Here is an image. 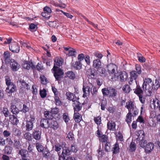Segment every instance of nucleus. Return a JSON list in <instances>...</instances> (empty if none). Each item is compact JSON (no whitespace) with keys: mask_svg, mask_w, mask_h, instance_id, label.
Here are the masks:
<instances>
[{"mask_svg":"<svg viewBox=\"0 0 160 160\" xmlns=\"http://www.w3.org/2000/svg\"><path fill=\"white\" fill-rule=\"evenodd\" d=\"M154 84L152 82V80L149 78H145L143 80V82L142 87L143 91L145 92V97H149L151 96L152 93V90H156L154 89V87L155 86L156 84Z\"/></svg>","mask_w":160,"mask_h":160,"instance_id":"f257e3e1","label":"nucleus"},{"mask_svg":"<svg viewBox=\"0 0 160 160\" xmlns=\"http://www.w3.org/2000/svg\"><path fill=\"white\" fill-rule=\"evenodd\" d=\"M102 92L104 97L113 98L117 95V91L112 87L105 88L102 89Z\"/></svg>","mask_w":160,"mask_h":160,"instance_id":"f03ea898","label":"nucleus"},{"mask_svg":"<svg viewBox=\"0 0 160 160\" xmlns=\"http://www.w3.org/2000/svg\"><path fill=\"white\" fill-rule=\"evenodd\" d=\"M70 150L68 148L64 147L63 148V151L61 155H59L58 160H65L66 156L70 155Z\"/></svg>","mask_w":160,"mask_h":160,"instance_id":"7ed1b4c3","label":"nucleus"},{"mask_svg":"<svg viewBox=\"0 0 160 160\" xmlns=\"http://www.w3.org/2000/svg\"><path fill=\"white\" fill-rule=\"evenodd\" d=\"M9 48L11 51L13 52L18 53L20 51L19 46L15 42L11 43L9 45Z\"/></svg>","mask_w":160,"mask_h":160,"instance_id":"20e7f679","label":"nucleus"},{"mask_svg":"<svg viewBox=\"0 0 160 160\" xmlns=\"http://www.w3.org/2000/svg\"><path fill=\"white\" fill-rule=\"evenodd\" d=\"M22 68L26 69L29 70L30 68L34 71L36 70L35 66L33 65L32 62L29 61H25L22 65Z\"/></svg>","mask_w":160,"mask_h":160,"instance_id":"39448f33","label":"nucleus"},{"mask_svg":"<svg viewBox=\"0 0 160 160\" xmlns=\"http://www.w3.org/2000/svg\"><path fill=\"white\" fill-rule=\"evenodd\" d=\"M133 90H134V93L138 96L139 100H142V98L143 99L145 98L144 97L142 96L143 91L140 86L137 85L136 88L134 89Z\"/></svg>","mask_w":160,"mask_h":160,"instance_id":"423d86ee","label":"nucleus"},{"mask_svg":"<svg viewBox=\"0 0 160 160\" xmlns=\"http://www.w3.org/2000/svg\"><path fill=\"white\" fill-rule=\"evenodd\" d=\"M10 67L12 70L14 72L18 71L20 68V65L15 60H11L10 62Z\"/></svg>","mask_w":160,"mask_h":160,"instance_id":"0eeeda50","label":"nucleus"},{"mask_svg":"<svg viewBox=\"0 0 160 160\" xmlns=\"http://www.w3.org/2000/svg\"><path fill=\"white\" fill-rule=\"evenodd\" d=\"M130 77L129 78V83L130 85L131 84L134 80L135 81L137 78L138 75L136 71L135 70H132L130 72Z\"/></svg>","mask_w":160,"mask_h":160,"instance_id":"6e6552de","label":"nucleus"},{"mask_svg":"<svg viewBox=\"0 0 160 160\" xmlns=\"http://www.w3.org/2000/svg\"><path fill=\"white\" fill-rule=\"evenodd\" d=\"M88 77L89 79H95L97 77L98 73L96 70L91 69L88 70Z\"/></svg>","mask_w":160,"mask_h":160,"instance_id":"1a4fd4ad","label":"nucleus"},{"mask_svg":"<svg viewBox=\"0 0 160 160\" xmlns=\"http://www.w3.org/2000/svg\"><path fill=\"white\" fill-rule=\"evenodd\" d=\"M72 101L73 102V106L74 107V112H78L82 108V105L83 103H81L78 101Z\"/></svg>","mask_w":160,"mask_h":160,"instance_id":"9d476101","label":"nucleus"},{"mask_svg":"<svg viewBox=\"0 0 160 160\" xmlns=\"http://www.w3.org/2000/svg\"><path fill=\"white\" fill-rule=\"evenodd\" d=\"M33 138L37 141H39L41 138V132L37 130H34L32 133Z\"/></svg>","mask_w":160,"mask_h":160,"instance_id":"9b49d317","label":"nucleus"},{"mask_svg":"<svg viewBox=\"0 0 160 160\" xmlns=\"http://www.w3.org/2000/svg\"><path fill=\"white\" fill-rule=\"evenodd\" d=\"M116 67V65L112 63H110L107 66L108 72L110 75L115 73Z\"/></svg>","mask_w":160,"mask_h":160,"instance_id":"f8f14e48","label":"nucleus"},{"mask_svg":"<svg viewBox=\"0 0 160 160\" xmlns=\"http://www.w3.org/2000/svg\"><path fill=\"white\" fill-rule=\"evenodd\" d=\"M7 86L6 91L8 93H12L16 89V86L14 83Z\"/></svg>","mask_w":160,"mask_h":160,"instance_id":"ddd939ff","label":"nucleus"},{"mask_svg":"<svg viewBox=\"0 0 160 160\" xmlns=\"http://www.w3.org/2000/svg\"><path fill=\"white\" fill-rule=\"evenodd\" d=\"M40 126L45 128H48L50 127L49 122L47 119H42L40 121Z\"/></svg>","mask_w":160,"mask_h":160,"instance_id":"4468645a","label":"nucleus"},{"mask_svg":"<svg viewBox=\"0 0 160 160\" xmlns=\"http://www.w3.org/2000/svg\"><path fill=\"white\" fill-rule=\"evenodd\" d=\"M128 77V73L125 71L121 72L119 75L120 80L121 82L126 81Z\"/></svg>","mask_w":160,"mask_h":160,"instance_id":"2eb2a0df","label":"nucleus"},{"mask_svg":"<svg viewBox=\"0 0 160 160\" xmlns=\"http://www.w3.org/2000/svg\"><path fill=\"white\" fill-rule=\"evenodd\" d=\"M3 56L4 61L6 64H8L10 62V55L9 52L6 51L4 52Z\"/></svg>","mask_w":160,"mask_h":160,"instance_id":"dca6fc26","label":"nucleus"},{"mask_svg":"<svg viewBox=\"0 0 160 160\" xmlns=\"http://www.w3.org/2000/svg\"><path fill=\"white\" fill-rule=\"evenodd\" d=\"M62 59L58 57L56 58L54 60V66L58 68V66H61L63 63Z\"/></svg>","mask_w":160,"mask_h":160,"instance_id":"f3484780","label":"nucleus"},{"mask_svg":"<svg viewBox=\"0 0 160 160\" xmlns=\"http://www.w3.org/2000/svg\"><path fill=\"white\" fill-rule=\"evenodd\" d=\"M66 95L67 97V99L68 100H78L79 99L78 98H77L75 95L71 92H67Z\"/></svg>","mask_w":160,"mask_h":160,"instance_id":"a211bd4d","label":"nucleus"},{"mask_svg":"<svg viewBox=\"0 0 160 160\" xmlns=\"http://www.w3.org/2000/svg\"><path fill=\"white\" fill-rule=\"evenodd\" d=\"M93 67L97 69L101 67L102 66L101 62L99 59H94L93 62Z\"/></svg>","mask_w":160,"mask_h":160,"instance_id":"6ab92c4d","label":"nucleus"},{"mask_svg":"<svg viewBox=\"0 0 160 160\" xmlns=\"http://www.w3.org/2000/svg\"><path fill=\"white\" fill-rule=\"evenodd\" d=\"M72 67L75 70H80L82 68V64L79 61H77L72 63Z\"/></svg>","mask_w":160,"mask_h":160,"instance_id":"aec40b11","label":"nucleus"},{"mask_svg":"<svg viewBox=\"0 0 160 160\" xmlns=\"http://www.w3.org/2000/svg\"><path fill=\"white\" fill-rule=\"evenodd\" d=\"M54 76L55 75V74H57L63 73V70L59 68L56 67L55 66H53V68L51 70Z\"/></svg>","mask_w":160,"mask_h":160,"instance_id":"412c9836","label":"nucleus"},{"mask_svg":"<svg viewBox=\"0 0 160 160\" xmlns=\"http://www.w3.org/2000/svg\"><path fill=\"white\" fill-rule=\"evenodd\" d=\"M154 145L152 143L149 142L148 143L145 148V151L147 153H149L153 149Z\"/></svg>","mask_w":160,"mask_h":160,"instance_id":"4be33fe9","label":"nucleus"},{"mask_svg":"<svg viewBox=\"0 0 160 160\" xmlns=\"http://www.w3.org/2000/svg\"><path fill=\"white\" fill-rule=\"evenodd\" d=\"M136 136L137 137L136 138L137 140L139 141L144 138L145 133L143 131L139 130L137 133Z\"/></svg>","mask_w":160,"mask_h":160,"instance_id":"5701e85b","label":"nucleus"},{"mask_svg":"<svg viewBox=\"0 0 160 160\" xmlns=\"http://www.w3.org/2000/svg\"><path fill=\"white\" fill-rule=\"evenodd\" d=\"M134 106L133 102L129 101L127 102L126 107L128 109L129 111V110L132 111H132L134 109Z\"/></svg>","mask_w":160,"mask_h":160,"instance_id":"b1692460","label":"nucleus"},{"mask_svg":"<svg viewBox=\"0 0 160 160\" xmlns=\"http://www.w3.org/2000/svg\"><path fill=\"white\" fill-rule=\"evenodd\" d=\"M73 119L76 122H80L82 120V116L78 112H74Z\"/></svg>","mask_w":160,"mask_h":160,"instance_id":"393cba45","label":"nucleus"},{"mask_svg":"<svg viewBox=\"0 0 160 160\" xmlns=\"http://www.w3.org/2000/svg\"><path fill=\"white\" fill-rule=\"evenodd\" d=\"M18 154L20 155L22 158H26L28 155V152L25 149H21L19 151Z\"/></svg>","mask_w":160,"mask_h":160,"instance_id":"a878e982","label":"nucleus"},{"mask_svg":"<svg viewBox=\"0 0 160 160\" xmlns=\"http://www.w3.org/2000/svg\"><path fill=\"white\" fill-rule=\"evenodd\" d=\"M98 72L101 74L102 76H106L107 75V71L105 68L101 66L97 69Z\"/></svg>","mask_w":160,"mask_h":160,"instance_id":"bb28decb","label":"nucleus"},{"mask_svg":"<svg viewBox=\"0 0 160 160\" xmlns=\"http://www.w3.org/2000/svg\"><path fill=\"white\" fill-rule=\"evenodd\" d=\"M33 123L30 121H28L26 123V130L28 131H30L32 130L33 127Z\"/></svg>","mask_w":160,"mask_h":160,"instance_id":"cd10ccee","label":"nucleus"},{"mask_svg":"<svg viewBox=\"0 0 160 160\" xmlns=\"http://www.w3.org/2000/svg\"><path fill=\"white\" fill-rule=\"evenodd\" d=\"M9 119L10 121L13 124H16L18 122V120L16 117L15 115H9Z\"/></svg>","mask_w":160,"mask_h":160,"instance_id":"c85d7f7f","label":"nucleus"},{"mask_svg":"<svg viewBox=\"0 0 160 160\" xmlns=\"http://www.w3.org/2000/svg\"><path fill=\"white\" fill-rule=\"evenodd\" d=\"M13 145L15 149H19L22 148V145L19 140L15 139Z\"/></svg>","mask_w":160,"mask_h":160,"instance_id":"c756f323","label":"nucleus"},{"mask_svg":"<svg viewBox=\"0 0 160 160\" xmlns=\"http://www.w3.org/2000/svg\"><path fill=\"white\" fill-rule=\"evenodd\" d=\"M67 77L70 79L74 80L75 78V75L72 71H69L66 73Z\"/></svg>","mask_w":160,"mask_h":160,"instance_id":"7c9ffc66","label":"nucleus"},{"mask_svg":"<svg viewBox=\"0 0 160 160\" xmlns=\"http://www.w3.org/2000/svg\"><path fill=\"white\" fill-rule=\"evenodd\" d=\"M36 147L37 150L39 152H43L45 149L42 144L38 142L36 143Z\"/></svg>","mask_w":160,"mask_h":160,"instance_id":"2f4dec72","label":"nucleus"},{"mask_svg":"<svg viewBox=\"0 0 160 160\" xmlns=\"http://www.w3.org/2000/svg\"><path fill=\"white\" fill-rule=\"evenodd\" d=\"M50 127L54 129H56L59 127V125L57 121H52L50 122Z\"/></svg>","mask_w":160,"mask_h":160,"instance_id":"473e14b6","label":"nucleus"},{"mask_svg":"<svg viewBox=\"0 0 160 160\" xmlns=\"http://www.w3.org/2000/svg\"><path fill=\"white\" fill-rule=\"evenodd\" d=\"M10 110L13 114H16L19 112V111L16 106L14 105H12L11 106Z\"/></svg>","mask_w":160,"mask_h":160,"instance_id":"72a5a7b5","label":"nucleus"},{"mask_svg":"<svg viewBox=\"0 0 160 160\" xmlns=\"http://www.w3.org/2000/svg\"><path fill=\"white\" fill-rule=\"evenodd\" d=\"M108 128L110 130H113L115 128V124L114 122H109L107 124Z\"/></svg>","mask_w":160,"mask_h":160,"instance_id":"f704fd0d","label":"nucleus"},{"mask_svg":"<svg viewBox=\"0 0 160 160\" xmlns=\"http://www.w3.org/2000/svg\"><path fill=\"white\" fill-rule=\"evenodd\" d=\"M58 23V21H49L48 22V25L50 27L52 28H55L58 27L57 24Z\"/></svg>","mask_w":160,"mask_h":160,"instance_id":"c9c22d12","label":"nucleus"},{"mask_svg":"<svg viewBox=\"0 0 160 160\" xmlns=\"http://www.w3.org/2000/svg\"><path fill=\"white\" fill-rule=\"evenodd\" d=\"M4 78L5 79V83L7 86L11 85V84H13V83L11 82V79L8 76H5Z\"/></svg>","mask_w":160,"mask_h":160,"instance_id":"e433bc0d","label":"nucleus"},{"mask_svg":"<svg viewBox=\"0 0 160 160\" xmlns=\"http://www.w3.org/2000/svg\"><path fill=\"white\" fill-rule=\"evenodd\" d=\"M122 90L123 92L126 93H128L131 90V88L130 86L128 84H125L122 87Z\"/></svg>","mask_w":160,"mask_h":160,"instance_id":"4c0bfd02","label":"nucleus"},{"mask_svg":"<svg viewBox=\"0 0 160 160\" xmlns=\"http://www.w3.org/2000/svg\"><path fill=\"white\" fill-rule=\"evenodd\" d=\"M41 152L42 153L43 156L46 158H48L50 156V153L46 148H45L43 151Z\"/></svg>","mask_w":160,"mask_h":160,"instance_id":"58836bf2","label":"nucleus"},{"mask_svg":"<svg viewBox=\"0 0 160 160\" xmlns=\"http://www.w3.org/2000/svg\"><path fill=\"white\" fill-rule=\"evenodd\" d=\"M132 111L129 110L126 116V121L128 123L131 122L132 121Z\"/></svg>","mask_w":160,"mask_h":160,"instance_id":"ea45409f","label":"nucleus"},{"mask_svg":"<svg viewBox=\"0 0 160 160\" xmlns=\"http://www.w3.org/2000/svg\"><path fill=\"white\" fill-rule=\"evenodd\" d=\"M12 148L9 146H6L4 148V151L5 153L7 154H10L12 152Z\"/></svg>","mask_w":160,"mask_h":160,"instance_id":"a19ab883","label":"nucleus"},{"mask_svg":"<svg viewBox=\"0 0 160 160\" xmlns=\"http://www.w3.org/2000/svg\"><path fill=\"white\" fill-rule=\"evenodd\" d=\"M35 67L36 69L39 71H42L44 68L42 62H38Z\"/></svg>","mask_w":160,"mask_h":160,"instance_id":"79ce46f5","label":"nucleus"},{"mask_svg":"<svg viewBox=\"0 0 160 160\" xmlns=\"http://www.w3.org/2000/svg\"><path fill=\"white\" fill-rule=\"evenodd\" d=\"M63 74L64 73L57 75L56 73H55V75H54V76L56 79V80L60 81H61L62 78Z\"/></svg>","mask_w":160,"mask_h":160,"instance_id":"37998d69","label":"nucleus"},{"mask_svg":"<svg viewBox=\"0 0 160 160\" xmlns=\"http://www.w3.org/2000/svg\"><path fill=\"white\" fill-rule=\"evenodd\" d=\"M32 134L29 132L26 133L24 134L25 138L28 141H31L32 140Z\"/></svg>","mask_w":160,"mask_h":160,"instance_id":"c03bdc74","label":"nucleus"},{"mask_svg":"<svg viewBox=\"0 0 160 160\" xmlns=\"http://www.w3.org/2000/svg\"><path fill=\"white\" fill-rule=\"evenodd\" d=\"M136 71L138 74H140L142 73L141 67L140 65L136 64L135 66Z\"/></svg>","mask_w":160,"mask_h":160,"instance_id":"a18cd8bd","label":"nucleus"},{"mask_svg":"<svg viewBox=\"0 0 160 160\" xmlns=\"http://www.w3.org/2000/svg\"><path fill=\"white\" fill-rule=\"evenodd\" d=\"M139 145L141 147L143 148L147 143L146 141L144 138L139 141Z\"/></svg>","mask_w":160,"mask_h":160,"instance_id":"49530a36","label":"nucleus"},{"mask_svg":"<svg viewBox=\"0 0 160 160\" xmlns=\"http://www.w3.org/2000/svg\"><path fill=\"white\" fill-rule=\"evenodd\" d=\"M113 148V154H116L119 152V148L118 144H115Z\"/></svg>","mask_w":160,"mask_h":160,"instance_id":"de8ad7c7","label":"nucleus"},{"mask_svg":"<svg viewBox=\"0 0 160 160\" xmlns=\"http://www.w3.org/2000/svg\"><path fill=\"white\" fill-rule=\"evenodd\" d=\"M88 89V86L84 85L83 86L82 90L83 92V97L84 98L86 97V93L87 92V90Z\"/></svg>","mask_w":160,"mask_h":160,"instance_id":"09e8293b","label":"nucleus"},{"mask_svg":"<svg viewBox=\"0 0 160 160\" xmlns=\"http://www.w3.org/2000/svg\"><path fill=\"white\" fill-rule=\"evenodd\" d=\"M41 15L43 17L48 19H49L51 17L50 14L45 12H42L41 13Z\"/></svg>","mask_w":160,"mask_h":160,"instance_id":"8fccbe9b","label":"nucleus"},{"mask_svg":"<svg viewBox=\"0 0 160 160\" xmlns=\"http://www.w3.org/2000/svg\"><path fill=\"white\" fill-rule=\"evenodd\" d=\"M84 59L87 64L88 65H90L91 64V61L90 60V58L89 56L87 55H85V56Z\"/></svg>","mask_w":160,"mask_h":160,"instance_id":"3c124183","label":"nucleus"},{"mask_svg":"<svg viewBox=\"0 0 160 160\" xmlns=\"http://www.w3.org/2000/svg\"><path fill=\"white\" fill-rule=\"evenodd\" d=\"M0 69L3 71L4 72H7L8 70L7 65L4 64L3 62L2 63V66L1 67Z\"/></svg>","mask_w":160,"mask_h":160,"instance_id":"603ef678","label":"nucleus"},{"mask_svg":"<svg viewBox=\"0 0 160 160\" xmlns=\"http://www.w3.org/2000/svg\"><path fill=\"white\" fill-rule=\"evenodd\" d=\"M76 51L75 50L73 49L70 48V49L68 51V56H74Z\"/></svg>","mask_w":160,"mask_h":160,"instance_id":"864d4df0","label":"nucleus"},{"mask_svg":"<svg viewBox=\"0 0 160 160\" xmlns=\"http://www.w3.org/2000/svg\"><path fill=\"white\" fill-rule=\"evenodd\" d=\"M40 94L41 98H45L47 95L46 91L45 90V89H43L42 90L40 91Z\"/></svg>","mask_w":160,"mask_h":160,"instance_id":"5fc2aeb1","label":"nucleus"},{"mask_svg":"<svg viewBox=\"0 0 160 160\" xmlns=\"http://www.w3.org/2000/svg\"><path fill=\"white\" fill-rule=\"evenodd\" d=\"M136 145L135 143L134 142H132L130 145V150H131L133 152L136 150Z\"/></svg>","mask_w":160,"mask_h":160,"instance_id":"6e6d98bb","label":"nucleus"},{"mask_svg":"<svg viewBox=\"0 0 160 160\" xmlns=\"http://www.w3.org/2000/svg\"><path fill=\"white\" fill-rule=\"evenodd\" d=\"M94 121L97 124H100L101 123V117L99 116H98L97 117L94 118Z\"/></svg>","mask_w":160,"mask_h":160,"instance_id":"4d7b16f0","label":"nucleus"},{"mask_svg":"<svg viewBox=\"0 0 160 160\" xmlns=\"http://www.w3.org/2000/svg\"><path fill=\"white\" fill-rule=\"evenodd\" d=\"M85 58V56L83 53L79 54L78 56V61L81 62Z\"/></svg>","mask_w":160,"mask_h":160,"instance_id":"13d9d810","label":"nucleus"},{"mask_svg":"<svg viewBox=\"0 0 160 160\" xmlns=\"http://www.w3.org/2000/svg\"><path fill=\"white\" fill-rule=\"evenodd\" d=\"M101 138L100 139V141L102 142H107V137L104 135H103L101 137Z\"/></svg>","mask_w":160,"mask_h":160,"instance_id":"bf43d9fd","label":"nucleus"},{"mask_svg":"<svg viewBox=\"0 0 160 160\" xmlns=\"http://www.w3.org/2000/svg\"><path fill=\"white\" fill-rule=\"evenodd\" d=\"M107 101H102L101 106L102 110H104L105 108V106L107 104Z\"/></svg>","mask_w":160,"mask_h":160,"instance_id":"052dcab7","label":"nucleus"},{"mask_svg":"<svg viewBox=\"0 0 160 160\" xmlns=\"http://www.w3.org/2000/svg\"><path fill=\"white\" fill-rule=\"evenodd\" d=\"M43 11L44 12H48L50 14L52 12V10L51 9L47 6H46L43 8Z\"/></svg>","mask_w":160,"mask_h":160,"instance_id":"680f3d73","label":"nucleus"},{"mask_svg":"<svg viewBox=\"0 0 160 160\" xmlns=\"http://www.w3.org/2000/svg\"><path fill=\"white\" fill-rule=\"evenodd\" d=\"M22 86L26 89L28 90L30 88L28 84L27 83L24 81H22Z\"/></svg>","mask_w":160,"mask_h":160,"instance_id":"e2e57ef3","label":"nucleus"},{"mask_svg":"<svg viewBox=\"0 0 160 160\" xmlns=\"http://www.w3.org/2000/svg\"><path fill=\"white\" fill-rule=\"evenodd\" d=\"M62 146L59 144H57L55 145L54 147V150L56 151H59L61 149Z\"/></svg>","mask_w":160,"mask_h":160,"instance_id":"0e129e2a","label":"nucleus"},{"mask_svg":"<svg viewBox=\"0 0 160 160\" xmlns=\"http://www.w3.org/2000/svg\"><path fill=\"white\" fill-rule=\"evenodd\" d=\"M105 148L107 152L109 151L110 149V144L109 142H107L105 145Z\"/></svg>","mask_w":160,"mask_h":160,"instance_id":"69168bd1","label":"nucleus"},{"mask_svg":"<svg viewBox=\"0 0 160 160\" xmlns=\"http://www.w3.org/2000/svg\"><path fill=\"white\" fill-rule=\"evenodd\" d=\"M12 40V38H8L6 40L5 38V40H4L3 43L4 44H9L11 43Z\"/></svg>","mask_w":160,"mask_h":160,"instance_id":"338daca9","label":"nucleus"},{"mask_svg":"<svg viewBox=\"0 0 160 160\" xmlns=\"http://www.w3.org/2000/svg\"><path fill=\"white\" fill-rule=\"evenodd\" d=\"M3 134L5 137H8L11 135V133L6 130L3 132Z\"/></svg>","mask_w":160,"mask_h":160,"instance_id":"774afa93","label":"nucleus"}]
</instances>
